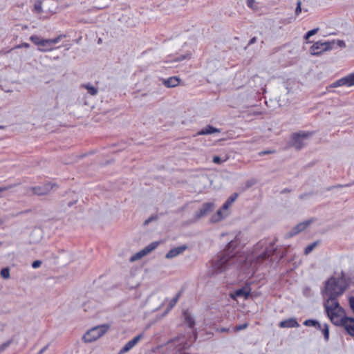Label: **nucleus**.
<instances>
[{"label":"nucleus","instance_id":"25","mask_svg":"<svg viewBox=\"0 0 354 354\" xmlns=\"http://www.w3.org/2000/svg\"><path fill=\"white\" fill-rule=\"evenodd\" d=\"M304 324L306 326H315L317 328H321V325L313 319L306 320Z\"/></svg>","mask_w":354,"mask_h":354},{"label":"nucleus","instance_id":"23","mask_svg":"<svg viewBox=\"0 0 354 354\" xmlns=\"http://www.w3.org/2000/svg\"><path fill=\"white\" fill-rule=\"evenodd\" d=\"M80 87L86 89L91 95H96L98 93V89L91 84H84Z\"/></svg>","mask_w":354,"mask_h":354},{"label":"nucleus","instance_id":"9","mask_svg":"<svg viewBox=\"0 0 354 354\" xmlns=\"http://www.w3.org/2000/svg\"><path fill=\"white\" fill-rule=\"evenodd\" d=\"M159 245L158 241H154L147 245L142 250L136 253L130 258V261L133 262L142 259L143 257L146 256L153 250H155Z\"/></svg>","mask_w":354,"mask_h":354},{"label":"nucleus","instance_id":"28","mask_svg":"<svg viewBox=\"0 0 354 354\" xmlns=\"http://www.w3.org/2000/svg\"><path fill=\"white\" fill-rule=\"evenodd\" d=\"M320 328L322 330L325 339L328 340L329 337L328 326L325 324L322 327L321 326Z\"/></svg>","mask_w":354,"mask_h":354},{"label":"nucleus","instance_id":"36","mask_svg":"<svg viewBox=\"0 0 354 354\" xmlns=\"http://www.w3.org/2000/svg\"><path fill=\"white\" fill-rule=\"evenodd\" d=\"M349 305L354 313V297H351L349 298Z\"/></svg>","mask_w":354,"mask_h":354},{"label":"nucleus","instance_id":"14","mask_svg":"<svg viewBox=\"0 0 354 354\" xmlns=\"http://www.w3.org/2000/svg\"><path fill=\"white\" fill-rule=\"evenodd\" d=\"M215 205L214 203H205L201 209L196 213V217L200 218L203 216L207 215L210 212L213 210Z\"/></svg>","mask_w":354,"mask_h":354},{"label":"nucleus","instance_id":"33","mask_svg":"<svg viewBox=\"0 0 354 354\" xmlns=\"http://www.w3.org/2000/svg\"><path fill=\"white\" fill-rule=\"evenodd\" d=\"M247 5L249 8L254 9L256 7L255 0H247Z\"/></svg>","mask_w":354,"mask_h":354},{"label":"nucleus","instance_id":"42","mask_svg":"<svg viewBox=\"0 0 354 354\" xmlns=\"http://www.w3.org/2000/svg\"><path fill=\"white\" fill-rule=\"evenodd\" d=\"M151 220V218H149V219L147 220V221H145V224L148 223Z\"/></svg>","mask_w":354,"mask_h":354},{"label":"nucleus","instance_id":"24","mask_svg":"<svg viewBox=\"0 0 354 354\" xmlns=\"http://www.w3.org/2000/svg\"><path fill=\"white\" fill-rule=\"evenodd\" d=\"M238 194L236 193L233 194L230 196L223 205V209H228L230 206L235 201L237 198Z\"/></svg>","mask_w":354,"mask_h":354},{"label":"nucleus","instance_id":"17","mask_svg":"<svg viewBox=\"0 0 354 354\" xmlns=\"http://www.w3.org/2000/svg\"><path fill=\"white\" fill-rule=\"evenodd\" d=\"M279 326L281 328H297L299 326V324L296 319L290 318V319L281 321L279 323Z\"/></svg>","mask_w":354,"mask_h":354},{"label":"nucleus","instance_id":"30","mask_svg":"<svg viewBox=\"0 0 354 354\" xmlns=\"http://www.w3.org/2000/svg\"><path fill=\"white\" fill-rule=\"evenodd\" d=\"M185 320L190 327L194 325V320L190 315H186Z\"/></svg>","mask_w":354,"mask_h":354},{"label":"nucleus","instance_id":"8","mask_svg":"<svg viewBox=\"0 0 354 354\" xmlns=\"http://www.w3.org/2000/svg\"><path fill=\"white\" fill-rule=\"evenodd\" d=\"M326 313L330 321L335 325H340L344 317H346L341 306Z\"/></svg>","mask_w":354,"mask_h":354},{"label":"nucleus","instance_id":"19","mask_svg":"<svg viewBox=\"0 0 354 354\" xmlns=\"http://www.w3.org/2000/svg\"><path fill=\"white\" fill-rule=\"evenodd\" d=\"M221 131L219 129L215 128L211 125H207L203 127L201 131L197 133L198 136L208 135L214 133H219Z\"/></svg>","mask_w":354,"mask_h":354},{"label":"nucleus","instance_id":"35","mask_svg":"<svg viewBox=\"0 0 354 354\" xmlns=\"http://www.w3.org/2000/svg\"><path fill=\"white\" fill-rule=\"evenodd\" d=\"M41 264V261H39V260H37V261H35L32 263V267L33 268H39Z\"/></svg>","mask_w":354,"mask_h":354},{"label":"nucleus","instance_id":"4","mask_svg":"<svg viewBox=\"0 0 354 354\" xmlns=\"http://www.w3.org/2000/svg\"><path fill=\"white\" fill-rule=\"evenodd\" d=\"M109 326L107 325L93 327L85 333L83 336V339L86 342H94L104 335L107 332Z\"/></svg>","mask_w":354,"mask_h":354},{"label":"nucleus","instance_id":"41","mask_svg":"<svg viewBox=\"0 0 354 354\" xmlns=\"http://www.w3.org/2000/svg\"><path fill=\"white\" fill-rule=\"evenodd\" d=\"M177 301V298L174 299V301H172V305H175Z\"/></svg>","mask_w":354,"mask_h":354},{"label":"nucleus","instance_id":"38","mask_svg":"<svg viewBox=\"0 0 354 354\" xmlns=\"http://www.w3.org/2000/svg\"><path fill=\"white\" fill-rule=\"evenodd\" d=\"M213 162L215 163V164H220L222 161H221V159L220 157L218 156H214L213 158Z\"/></svg>","mask_w":354,"mask_h":354},{"label":"nucleus","instance_id":"39","mask_svg":"<svg viewBox=\"0 0 354 354\" xmlns=\"http://www.w3.org/2000/svg\"><path fill=\"white\" fill-rule=\"evenodd\" d=\"M337 44L341 48H344L346 46L345 42L342 40H337Z\"/></svg>","mask_w":354,"mask_h":354},{"label":"nucleus","instance_id":"26","mask_svg":"<svg viewBox=\"0 0 354 354\" xmlns=\"http://www.w3.org/2000/svg\"><path fill=\"white\" fill-rule=\"evenodd\" d=\"M318 30L319 28H316L306 32V34L304 35V39L307 41V43H308V39L313 35H315L318 32Z\"/></svg>","mask_w":354,"mask_h":354},{"label":"nucleus","instance_id":"15","mask_svg":"<svg viewBox=\"0 0 354 354\" xmlns=\"http://www.w3.org/2000/svg\"><path fill=\"white\" fill-rule=\"evenodd\" d=\"M328 299L325 302V308L326 312L333 310V309L340 307L338 301L336 300V297H327Z\"/></svg>","mask_w":354,"mask_h":354},{"label":"nucleus","instance_id":"11","mask_svg":"<svg viewBox=\"0 0 354 354\" xmlns=\"http://www.w3.org/2000/svg\"><path fill=\"white\" fill-rule=\"evenodd\" d=\"M52 189L53 185L47 183L42 185L32 187L30 188V190L33 194L37 196H44L48 194Z\"/></svg>","mask_w":354,"mask_h":354},{"label":"nucleus","instance_id":"10","mask_svg":"<svg viewBox=\"0 0 354 354\" xmlns=\"http://www.w3.org/2000/svg\"><path fill=\"white\" fill-rule=\"evenodd\" d=\"M354 85V73L337 80L330 85L328 88H336L342 86H351Z\"/></svg>","mask_w":354,"mask_h":354},{"label":"nucleus","instance_id":"3","mask_svg":"<svg viewBox=\"0 0 354 354\" xmlns=\"http://www.w3.org/2000/svg\"><path fill=\"white\" fill-rule=\"evenodd\" d=\"M62 37V36L59 35L54 39H41L37 35H32L30 39L38 46L39 51L48 52L54 49V45L59 43Z\"/></svg>","mask_w":354,"mask_h":354},{"label":"nucleus","instance_id":"21","mask_svg":"<svg viewBox=\"0 0 354 354\" xmlns=\"http://www.w3.org/2000/svg\"><path fill=\"white\" fill-rule=\"evenodd\" d=\"M180 83V80L177 77H171L163 81V84L168 88H172L178 86Z\"/></svg>","mask_w":354,"mask_h":354},{"label":"nucleus","instance_id":"12","mask_svg":"<svg viewBox=\"0 0 354 354\" xmlns=\"http://www.w3.org/2000/svg\"><path fill=\"white\" fill-rule=\"evenodd\" d=\"M347 333L354 337V318L346 317L341 323Z\"/></svg>","mask_w":354,"mask_h":354},{"label":"nucleus","instance_id":"2","mask_svg":"<svg viewBox=\"0 0 354 354\" xmlns=\"http://www.w3.org/2000/svg\"><path fill=\"white\" fill-rule=\"evenodd\" d=\"M348 286V281L343 274L341 276L332 277L326 282L324 295L326 297L339 296Z\"/></svg>","mask_w":354,"mask_h":354},{"label":"nucleus","instance_id":"31","mask_svg":"<svg viewBox=\"0 0 354 354\" xmlns=\"http://www.w3.org/2000/svg\"><path fill=\"white\" fill-rule=\"evenodd\" d=\"M248 323H244V324H241V325L236 326L234 328V330H236V331L241 330H243V329L247 328V327H248Z\"/></svg>","mask_w":354,"mask_h":354},{"label":"nucleus","instance_id":"13","mask_svg":"<svg viewBox=\"0 0 354 354\" xmlns=\"http://www.w3.org/2000/svg\"><path fill=\"white\" fill-rule=\"evenodd\" d=\"M310 223L311 220H308L299 223L288 234V236L289 237H291L297 234L298 233L304 231Z\"/></svg>","mask_w":354,"mask_h":354},{"label":"nucleus","instance_id":"27","mask_svg":"<svg viewBox=\"0 0 354 354\" xmlns=\"http://www.w3.org/2000/svg\"><path fill=\"white\" fill-rule=\"evenodd\" d=\"M317 242H314V243H312L310 245H308L307 247H306V248L304 250V254H308L309 253H310L314 250V248L317 246Z\"/></svg>","mask_w":354,"mask_h":354},{"label":"nucleus","instance_id":"6","mask_svg":"<svg viewBox=\"0 0 354 354\" xmlns=\"http://www.w3.org/2000/svg\"><path fill=\"white\" fill-rule=\"evenodd\" d=\"M335 41H317L314 43L310 48V53L312 55H318L324 52L328 51L333 48Z\"/></svg>","mask_w":354,"mask_h":354},{"label":"nucleus","instance_id":"18","mask_svg":"<svg viewBox=\"0 0 354 354\" xmlns=\"http://www.w3.org/2000/svg\"><path fill=\"white\" fill-rule=\"evenodd\" d=\"M186 248L187 247L185 245L173 248L167 253L165 257L167 259H172L181 254L186 250Z\"/></svg>","mask_w":354,"mask_h":354},{"label":"nucleus","instance_id":"34","mask_svg":"<svg viewBox=\"0 0 354 354\" xmlns=\"http://www.w3.org/2000/svg\"><path fill=\"white\" fill-rule=\"evenodd\" d=\"M11 342H12V341L9 340V341L6 342V343H3V344H1L0 346V351H3L5 348H6L8 346H9L10 344H11Z\"/></svg>","mask_w":354,"mask_h":354},{"label":"nucleus","instance_id":"5","mask_svg":"<svg viewBox=\"0 0 354 354\" xmlns=\"http://www.w3.org/2000/svg\"><path fill=\"white\" fill-rule=\"evenodd\" d=\"M55 2L54 0L37 1L34 6V10L37 14H51L55 12Z\"/></svg>","mask_w":354,"mask_h":354},{"label":"nucleus","instance_id":"32","mask_svg":"<svg viewBox=\"0 0 354 354\" xmlns=\"http://www.w3.org/2000/svg\"><path fill=\"white\" fill-rule=\"evenodd\" d=\"M301 1H298L297 3V7L295 9V15L298 16L301 12Z\"/></svg>","mask_w":354,"mask_h":354},{"label":"nucleus","instance_id":"20","mask_svg":"<svg viewBox=\"0 0 354 354\" xmlns=\"http://www.w3.org/2000/svg\"><path fill=\"white\" fill-rule=\"evenodd\" d=\"M250 295V290L248 288H243L236 290L233 294L231 295V297L235 299L236 297H244L247 299Z\"/></svg>","mask_w":354,"mask_h":354},{"label":"nucleus","instance_id":"29","mask_svg":"<svg viewBox=\"0 0 354 354\" xmlns=\"http://www.w3.org/2000/svg\"><path fill=\"white\" fill-rule=\"evenodd\" d=\"M1 276L6 279H8L10 278V270L8 268H3L1 270Z\"/></svg>","mask_w":354,"mask_h":354},{"label":"nucleus","instance_id":"40","mask_svg":"<svg viewBox=\"0 0 354 354\" xmlns=\"http://www.w3.org/2000/svg\"><path fill=\"white\" fill-rule=\"evenodd\" d=\"M6 189H7V188H6V187H0V194H1L2 192H3V191H5V190H6Z\"/></svg>","mask_w":354,"mask_h":354},{"label":"nucleus","instance_id":"22","mask_svg":"<svg viewBox=\"0 0 354 354\" xmlns=\"http://www.w3.org/2000/svg\"><path fill=\"white\" fill-rule=\"evenodd\" d=\"M224 211H227V209H223V207L221 209H218L216 213L212 216L211 221L216 223L222 220L227 215V213H223Z\"/></svg>","mask_w":354,"mask_h":354},{"label":"nucleus","instance_id":"16","mask_svg":"<svg viewBox=\"0 0 354 354\" xmlns=\"http://www.w3.org/2000/svg\"><path fill=\"white\" fill-rule=\"evenodd\" d=\"M142 337V335H138L136 337H133L132 339L129 341L121 349L120 353H126L129 351L130 349H131L138 342L139 340Z\"/></svg>","mask_w":354,"mask_h":354},{"label":"nucleus","instance_id":"1","mask_svg":"<svg viewBox=\"0 0 354 354\" xmlns=\"http://www.w3.org/2000/svg\"><path fill=\"white\" fill-rule=\"evenodd\" d=\"M244 244L243 241V236L239 233L234 238L228 243V248L225 254L220 257L217 260L212 263L210 267L209 272L212 274L221 273L228 268L230 265L232 263V259L236 257V252L233 250L239 245Z\"/></svg>","mask_w":354,"mask_h":354},{"label":"nucleus","instance_id":"7","mask_svg":"<svg viewBox=\"0 0 354 354\" xmlns=\"http://www.w3.org/2000/svg\"><path fill=\"white\" fill-rule=\"evenodd\" d=\"M310 133L305 131L295 133L291 136L292 146L297 149H300L305 145V140H307Z\"/></svg>","mask_w":354,"mask_h":354},{"label":"nucleus","instance_id":"37","mask_svg":"<svg viewBox=\"0 0 354 354\" xmlns=\"http://www.w3.org/2000/svg\"><path fill=\"white\" fill-rule=\"evenodd\" d=\"M29 47H30V45L28 43H22L16 46L17 48H28Z\"/></svg>","mask_w":354,"mask_h":354}]
</instances>
